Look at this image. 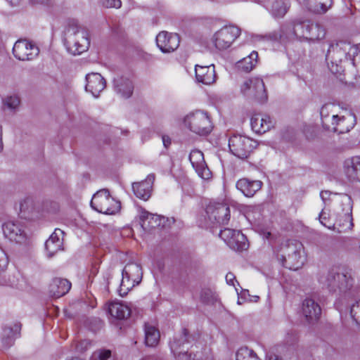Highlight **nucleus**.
I'll use <instances>...</instances> for the list:
<instances>
[{
	"label": "nucleus",
	"instance_id": "09e8293b",
	"mask_svg": "<svg viewBox=\"0 0 360 360\" xmlns=\"http://www.w3.org/2000/svg\"><path fill=\"white\" fill-rule=\"evenodd\" d=\"M319 220L320 222L326 227L329 229H333V224L331 223H328V218L326 217V214L325 212L322 211L319 214Z\"/></svg>",
	"mask_w": 360,
	"mask_h": 360
},
{
	"label": "nucleus",
	"instance_id": "5701e85b",
	"mask_svg": "<svg viewBox=\"0 0 360 360\" xmlns=\"http://www.w3.org/2000/svg\"><path fill=\"white\" fill-rule=\"evenodd\" d=\"M155 179V174H150L144 181L134 183L132 184V188L135 195L140 199L147 200L150 196Z\"/></svg>",
	"mask_w": 360,
	"mask_h": 360
},
{
	"label": "nucleus",
	"instance_id": "f704fd0d",
	"mask_svg": "<svg viewBox=\"0 0 360 360\" xmlns=\"http://www.w3.org/2000/svg\"><path fill=\"white\" fill-rule=\"evenodd\" d=\"M158 329L149 323L145 325V343L148 347H155L160 340Z\"/></svg>",
	"mask_w": 360,
	"mask_h": 360
},
{
	"label": "nucleus",
	"instance_id": "72a5a7b5",
	"mask_svg": "<svg viewBox=\"0 0 360 360\" xmlns=\"http://www.w3.org/2000/svg\"><path fill=\"white\" fill-rule=\"evenodd\" d=\"M108 311L112 317L120 320L127 319L131 314L129 307L120 302H111Z\"/></svg>",
	"mask_w": 360,
	"mask_h": 360
},
{
	"label": "nucleus",
	"instance_id": "a18cd8bd",
	"mask_svg": "<svg viewBox=\"0 0 360 360\" xmlns=\"http://www.w3.org/2000/svg\"><path fill=\"white\" fill-rule=\"evenodd\" d=\"M102 3L107 8H120L122 6L120 0H102Z\"/></svg>",
	"mask_w": 360,
	"mask_h": 360
},
{
	"label": "nucleus",
	"instance_id": "473e14b6",
	"mask_svg": "<svg viewBox=\"0 0 360 360\" xmlns=\"http://www.w3.org/2000/svg\"><path fill=\"white\" fill-rule=\"evenodd\" d=\"M114 86L117 93L124 98L131 96L134 86L131 80L124 77H118L114 79Z\"/></svg>",
	"mask_w": 360,
	"mask_h": 360
},
{
	"label": "nucleus",
	"instance_id": "b1692460",
	"mask_svg": "<svg viewBox=\"0 0 360 360\" xmlns=\"http://www.w3.org/2000/svg\"><path fill=\"white\" fill-rule=\"evenodd\" d=\"M302 313L309 323L318 321L321 314L319 304L312 299H305L302 302Z\"/></svg>",
	"mask_w": 360,
	"mask_h": 360
},
{
	"label": "nucleus",
	"instance_id": "0eeeda50",
	"mask_svg": "<svg viewBox=\"0 0 360 360\" xmlns=\"http://www.w3.org/2000/svg\"><path fill=\"white\" fill-rule=\"evenodd\" d=\"M142 276V269L139 264L134 262L126 264L122 270L120 295H126L131 289L141 283Z\"/></svg>",
	"mask_w": 360,
	"mask_h": 360
},
{
	"label": "nucleus",
	"instance_id": "39448f33",
	"mask_svg": "<svg viewBox=\"0 0 360 360\" xmlns=\"http://www.w3.org/2000/svg\"><path fill=\"white\" fill-rule=\"evenodd\" d=\"M91 206L98 212L105 214H115L120 210V202L113 198L107 189L96 193L91 200Z\"/></svg>",
	"mask_w": 360,
	"mask_h": 360
},
{
	"label": "nucleus",
	"instance_id": "603ef678",
	"mask_svg": "<svg viewBox=\"0 0 360 360\" xmlns=\"http://www.w3.org/2000/svg\"><path fill=\"white\" fill-rule=\"evenodd\" d=\"M3 150V142H2V128L0 126V152Z\"/></svg>",
	"mask_w": 360,
	"mask_h": 360
},
{
	"label": "nucleus",
	"instance_id": "f3484780",
	"mask_svg": "<svg viewBox=\"0 0 360 360\" xmlns=\"http://www.w3.org/2000/svg\"><path fill=\"white\" fill-rule=\"evenodd\" d=\"M4 236L11 241L24 244L27 243V238L22 226L14 221H6L2 226Z\"/></svg>",
	"mask_w": 360,
	"mask_h": 360
},
{
	"label": "nucleus",
	"instance_id": "6ab92c4d",
	"mask_svg": "<svg viewBox=\"0 0 360 360\" xmlns=\"http://www.w3.org/2000/svg\"><path fill=\"white\" fill-rule=\"evenodd\" d=\"M86 82V91L91 93L96 98L99 96L100 93L103 91L106 86L105 79L101 74L96 72L87 74Z\"/></svg>",
	"mask_w": 360,
	"mask_h": 360
},
{
	"label": "nucleus",
	"instance_id": "2f4dec72",
	"mask_svg": "<svg viewBox=\"0 0 360 360\" xmlns=\"http://www.w3.org/2000/svg\"><path fill=\"white\" fill-rule=\"evenodd\" d=\"M305 5L311 12L317 14L326 13L333 6V0H304Z\"/></svg>",
	"mask_w": 360,
	"mask_h": 360
},
{
	"label": "nucleus",
	"instance_id": "c85d7f7f",
	"mask_svg": "<svg viewBox=\"0 0 360 360\" xmlns=\"http://www.w3.org/2000/svg\"><path fill=\"white\" fill-rule=\"evenodd\" d=\"M71 283L67 279L55 278L49 286V291L52 296L60 297L69 292Z\"/></svg>",
	"mask_w": 360,
	"mask_h": 360
},
{
	"label": "nucleus",
	"instance_id": "f03ea898",
	"mask_svg": "<svg viewBox=\"0 0 360 360\" xmlns=\"http://www.w3.org/2000/svg\"><path fill=\"white\" fill-rule=\"evenodd\" d=\"M65 45L72 55L85 52L90 46L88 32L77 24L70 25L65 32Z\"/></svg>",
	"mask_w": 360,
	"mask_h": 360
},
{
	"label": "nucleus",
	"instance_id": "f8f14e48",
	"mask_svg": "<svg viewBox=\"0 0 360 360\" xmlns=\"http://www.w3.org/2000/svg\"><path fill=\"white\" fill-rule=\"evenodd\" d=\"M13 53L19 60H32L38 56L39 49L35 44L30 41L19 39L14 44Z\"/></svg>",
	"mask_w": 360,
	"mask_h": 360
},
{
	"label": "nucleus",
	"instance_id": "423d86ee",
	"mask_svg": "<svg viewBox=\"0 0 360 360\" xmlns=\"http://www.w3.org/2000/svg\"><path fill=\"white\" fill-rule=\"evenodd\" d=\"M349 45L343 43L331 44L327 51L326 59L328 68L333 74H340L344 69L342 65L344 59L347 58Z\"/></svg>",
	"mask_w": 360,
	"mask_h": 360
},
{
	"label": "nucleus",
	"instance_id": "c756f323",
	"mask_svg": "<svg viewBox=\"0 0 360 360\" xmlns=\"http://www.w3.org/2000/svg\"><path fill=\"white\" fill-rule=\"evenodd\" d=\"M164 219L159 215L149 213L143 210L140 212L141 226L145 231H150L152 229L158 227L161 225V220Z\"/></svg>",
	"mask_w": 360,
	"mask_h": 360
},
{
	"label": "nucleus",
	"instance_id": "aec40b11",
	"mask_svg": "<svg viewBox=\"0 0 360 360\" xmlns=\"http://www.w3.org/2000/svg\"><path fill=\"white\" fill-rule=\"evenodd\" d=\"M195 78L198 82L210 85L216 81L215 67L213 64L208 65H195Z\"/></svg>",
	"mask_w": 360,
	"mask_h": 360
},
{
	"label": "nucleus",
	"instance_id": "ddd939ff",
	"mask_svg": "<svg viewBox=\"0 0 360 360\" xmlns=\"http://www.w3.org/2000/svg\"><path fill=\"white\" fill-rule=\"evenodd\" d=\"M209 220L213 224L226 225L230 220V208L227 204L212 202L206 208Z\"/></svg>",
	"mask_w": 360,
	"mask_h": 360
},
{
	"label": "nucleus",
	"instance_id": "c03bdc74",
	"mask_svg": "<svg viewBox=\"0 0 360 360\" xmlns=\"http://www.w3.org/2000/svg\"><path fill=\"white\" fill-rule=\"evenodd\" d=\"M8 264V259L4 251V250L0 247V271H4L6 269Z\"/></svg>",
	"mask_w": 360,
	"mask_h": 360
},
{
	"label": "nucleus",
	"instance_id": "c9c22d12",
	"mask_svg": "<svg viewBox=\"0 0 360 360\" xmlns=\"http://www.w3.org/2000/svg\"><path fill=\"white\" fill-rule=\"evenodd\" d=\"M303 260L301 259L300 250L295 249L292 255H288V259H285L283 266L291 270L296 271L302 267Z\"/></svg>",
	"mask_w": 360,
	"mask_h": 360
},
{
	"label": "nucleus",
	"instance_id": "2eb2a0df",
	"mask_svg": "<svg viewBox=\"0 0 360 360\" xmlns=\"http://www.w3.org/2000/svg\"><path fill=\"white\" fill-rule=\"evenodd\" d=\"M355 125V117L351 112L345 115H332V122L327 128L328 131H333L338 134L349 132Z\"/></svg>",
	"mask_w": 360,
	"mask_h": 360
},
{
	"label": "nucleus",
	"instance_id": "de8ad7c7",
	"mask_svg": "<svg viewBox=\"0 0 360 360\" xmlns=\"http://www.w3.org/2000/svg\"><path fill=\"white\" fill-rule=\"evenodd\" d=\"M33 207V200L31 198H26L20 203V211L26 212L29 211L30 208Z\"/></svg>",
	"mask_w": 360,
	"mask_h": 360
},
{
	"label": "nucleus",
	"instance_id": "ea45409f",
	"mask_svg": "<svg viewBox=\"0 0 360 360\" xmlns=\"http://www.w3.org/2000/svg\"><path fill=\"white\" fill-rule=\"evenodd\" d=\"M200 300L205 304H213L217 300V295L210 289H203L200 292Z\"/></svg>",
	"mask_w": 360,
	"mask_h": 360
},
{
	"label": "nucleus",
	"instance_id": "4c0bfd02",
	"mask_svg": "<svg viewBox=\"0 0 360 360\" xmlns=\"http://www.w3.org/2000/svg\"><path fill=\"white\" fill-rule=\"evenodd\" d=\"M334 106L330 104L324 105L320 111L322 124L325 129H327L328 126L332 122V115H330V112H333Z\"/></svg>",
	"mask_w": 360,
	"mask_h": 360
},
{
	"label": "nucleus",
	"instance_id": "f257e3e1",
	"mask_svg": "<svg viewBox=\"0 0 360 360\" xmlns=\"http://www.w3.org/2000/svg\"><path fill=\"white\" fill-rule=\"evenodd\" d=\"M325 30L318 23L305 22L302 23H286L283 25L278 34H274V39H278L283 37L304 38L309 40H319L325 36Z\"/></svg>",
	"mask_w": 360,
	"mask_h": 360
},
{
	"label": "nucleus",
	"instance_id": "4be33fe9",
	"mask_svg": "<svg viewBox=\"0 0 360 360\" xmlns=\"http://www.w3.org/2000/svg\"><path fill=\"white\" fill-rule=\"evenodd\" d=\"M264 6L274 18L281 19L288 13L290 4L286 0H269Z\"/></svg>",
	"mask_w": 360,
	"mask_h": 360
},
{
	"label": "nucleus",
	"instance_id": "864d4df0",
	"mask_svg": "<svg viewBox=\"0 0 360 360\" xmlns=\"http://www.w3.org/2000/svg\"><path fill=\"white\" fill-rule=\"evenodd\" d=\"M338 202L340 203V205L341 207V212H338V213H340L342 214V209L345 207V205L344 204H342L340 201V197L338 198Z\"/></svg>",
	"mask_w": 360,
	"mask_h": 360
},
{
	"label": "nucleus",
	"instance_id": "bb28decb",
	"mask_svg": "<svg viewBox=\"0 0 360 360\" xmlns=\"http://www.w3.org/2000/svg\"><path fill=\"white\" fill-rule=\"evenodd\" d=\"M63 231L59 229H55L49 238L45 243V249L49 257H53L56 252L62 250Z\"/></svg>",
	"mask_w": 360,
	"mask_h": 360
},
{
	"label": "nucleus",
	"instance_id": "412c9836",
	"mask_svg": "<svg viewBox=\"0 0 360 360\" xmlns=\"http://www.w3.org/2000/svg\"><path fill=\"white\" fill-rule=\"evenodd\" d=\"M343 171L350 181L360 183V156L346 159L343 163Z\"/></svg>",
	"mask_w": 360,
	"mask_h": 360
},
{
	"label": "nucleus",
	"instance_id": "9d476101",
	"mask_svg": "<svg viewBox=\"0 0 360 360\" xmlns=\"http://www.w3.org/2000/svg\"><path fill=\"white\" fill-rule=\"evenodd\" d=\"M340 201L345 205L342 209V214L338 213L337 219L335 224H333V229H337L338 232H345L349 231L353 227L352 221V200L349 195L347 194H341L340 195Z\"/></svg>",
	"mask_w": 360,
	"mask_h": 360
},
{
	"label": "nucleus",
	"instance_id": "cd10ccee",
	"mask_svg": "<svg viewBox=\"0 0 360 360\" xmlns=\"http://www.w3.org/2000/svg\"><path fill=\"white\" fill-rule=\"evenodd\" d=\"M262 182L258 180H250L247 178L239 179L236 183L237 188L245 196L252 197L261 189Z\"/></svg>",
	"mask_w": 360,
	"mask_h": 360
},
{
	"label": "nucleus",
	"instance_id": "6e6d98bb",
	"mask_svg": "<svg viewBox=\"0 0 360 360\" xmlns=\"http://www.w3.org/2000/svg\"><path fill=\"white\" fill-rule=\"evenodd\" d=\"M163 142H164V145L167 147V143L169 144L170 142L169 141H167L165 140V139L163 137Z\"/></svg>",
	"mask_w": 360,
	"mask_h": 360
},
{
	"label": "nucleus",
	"instance_id": "a878e982",
	"mask_svg": "<svg viewBox=\"0 0 360 360\" xmlns=\"http://www.w3.org/2000/svg\"><path fill=\"white\" fill-rule=\"evenodd\" d=\"M21 325L19 323L6 324L3 327L1 341L6 347H11L19 336Z\"/></svg>",
	"mask_w": 360,
	"mask_h": 360
},
{
	"label": "nucleus",
	"instance_id": "a211bd4d",
	"mask_svg": "<svg viewBox=\"0 0 360 360\" xmlns=\"http://www.w3.org/2000/svg\"><path fill=\"white\" fill-rule=\"evenodd\" d=\"M189 160L200 177L206 180L211 178L212 172L207 167L204 155L200 150H193L190 153Z\"/></svg>",
	"mask_w": 360,
	"mask_h": 360
},
{
	"label": "nucleus",
	"instance_id": "1a4fd4ad",
	"mask_svg": "<svg viewBox=\"0 0 360 360\" xmlns=\"http://www.w3.org/2000/svg\"><path fill=\"white\" fill-rule=\"evenodd\" d=\"M257 146L255 140L240 134L233 135L229 140L231 152L240 159L247 158Z\"/></svg>",
	"mask_w": 360,
	"mask_h": 360
},
{
	"label": "nucleus",
	"instance_id": "4d7b16f0",
	"mask_svg": "<svg viewBox=\"0 0 360 360\" xmlns=\"http://www.w3.org/2000/svg\"><path fill=\"white\" fill-rule=\"evenodd\" d=\"M8 1H9L11 4H13L15 3V1H17L18 0H7Z\"/></svg>",
	"mask_w": 360,
	"mask_h": 360
},
{
	"label": "nucleus",
	"instance_id": "7c9ffc66",
	"mask_svg": "<svg viewBox=\"0 0 360 360\" xmlns=\"http://www.w3.org/2000/svg\"><path fill=\"white\" fill-rule=\"evenodd\" d=\"M183 333L184 335L181 336L179 339L177 340L175 338L172 342H170V348L177 360H191V354H188L186 351L180 349L181 345L187 342V330L184 329Z\"/></svg>",
	"mask_w": 360,
	"mask_h": 360
},
{
	"label": "nucleus",
	"instance_id": "393cba45",
	"mask_svg": "<svg viewBox=\"0 0 360 360\" xmlns=\"http://www.w3.org/2000/svg\"><path fill=\"white\" fill-rule=\"evenodd\" d=\"M250 124L252 129L257 134H264L274 126L273 121L269 115L260 113L252 116Z\"/></svg>",
	"mask_w": 360,
	"mask_h": 360
},
{
	"label": "nucleus",
	"instance_id": "49530a36",
	"mask_svg": "<svg viewBox=\"0 0 360 360\" xmlns=\"http://www.w3.org/2000/svg\"><path fill=\"white\" fill-rule=\"evenodd\" d=\"M225 278H226V283L228 285H233L235 288L236 290L237 291L238 289L236 288V283L237 285H239V283L237 281V280L236 279L235 275L231 272H229L228 274H226Z\"/></svg>",
	"mask_w": 360,
	"mask_h": 360
},
{
	"label": "nucleus",
	"instance_id": "4468645a",
	"mask_svg": "<svg viewBox=\"0 0 360 360\" xmlns=\"http://www.w3.org/2000/svg\"><path fill=\"white\" fill-rule=\"evenodd\" d=\"M219 236L234 250L242 251L248 247L246 236L240 231L226 228L220 231Z\"/></svg>",
	"mask_w": 360,
	"mask_h": 360
},
{
	"label": "nucleus",
	"instance_id": "79ce46f5",
	"mask_svg": "<svg viewBox=\"0 0 360 360\" xmlns=\"http://www.w3.org/2000/svg\"><path fill=\"white\" fill-rule=\"evenodd\" d=\"M350 313L356 323L360 324V300L352 306Z\"/></svg>",
	"mask_w": 360,
	"mask_h": 360
},
{
	"label": "nucleus",
	"instance_id": "a19ab883",
	"mask_svg": "<svg viewBox=\"0 0 360 360\" xmlns=\"http://www.w3.org/2000/svg\"><path fill=\"white\" fill-rule=\"evenodd\" d=\"M4 104L11 110H15L20 105V98L17 96H11L4 100Z\"/></svg>",
	"mask_w": 360,
	"mask_h": 360
},
{
	"label": "nucleus",
	"instance_id": "e433bc0d",
	"mask_svg": "<svg viewBox=\"0 0 360 360\" xmlns=\"http://www.w3.org/2000/svg\"><path fill=\"white\" fill-rule=\"evenodd\" d=\"M258 54L252 51L248 57L244 58L238 63V67L245 72H249L257 65Z\"/></svg>",
	"mask_w": 360,
	"mask_h": 360
},
{
	"label": "nucleus",
	"instance_id": "5fc2aeb1",
	"mask_svg": "<svg viewBox=\"0 0 360 360\" xmlns=\"http://www.w3.org/2000/svg\"><path fill=\"white\" fill-rule=\"evenodd\" d=\"M254 1L259 2L261 4H264V5L269 1V0H253Z\"/></svg>",
	"mask_w": 360,
	"mask_h": 360
},
{
	"label": "nucleus",
	"instance_id": "6e6552de",
	"mask_svg": "<svg viewBox=\"0 0 360 360\" xmlns=\"http://www.w3.org/2000/svg\"><path fill=\"white\" fill-rule=\"evenodd\" d=\"M240 30L234 25H226L217 30L212 35L210 41L218 50L229 48L240 36Z\"/></svg>",
	"mask_w": 360,
	"mask_h": 360
},
{
	"label": "nucleus",
	"instance_id": "7ed1b4c3",
	"mask_svg": "<svg viewBox=\"0 0 360 360\" xmlns=\"http://www.w3.org/2000/svg\"><path fill=\"white\" fill-rule=\"evenodd\" d=\"M319 281L330 291L334 292L337 290L346 292L352 288L353 284L352 276L338 269H332L322 274L319 278Z\"/></svg>",
	"mask_w": 360,
	"mask_h": 360
},
{
	"label": "nucleus",
	"instance_id": "13d9d810",
	"mask_svg": "<svg viewBox=\"0 0 360 360\" xmlns=\"http://www.w3.org/2000/svg\"><path fill=\"white\" fill-rule=\"evenodd\" d=\"M271 360V359H270ZM274 360H279L278 358L274 359Z\"/></svg>",
	"mask_w": 360,
	"mask_h": 360
},
{
	"label": "nucleus",
	"instance_id": "dca6fc26",
	"mask_svg": "<svg viewBox=\"0 0 360 360\" xmlns=\"http://www.w3.org/2000/svg\"><path fill=\"white\" fill-rule=\"evenodd\" d=\"M180 39L177 34L160 32L156 37V44L163 53L175 51L179 46Z\"/></svg>",
	"mask_w": 360,
	"mask_h": 360
},
{
	"label": "nucleus",
	"instance_id": "58836bf2",
	"mask_svg": "<svg viewBox=\"0 0 360 360\" xmlns=\"http://www.w3.org/2000/svg\"><path fill=\"white\" fill-rule=\"evenodd\" d=\"M236 360H259L257 354L247 347L240 348L236 353Z\"/></svg>",
	"mask_w": 360,
	"mask_h": 360
},
{
	"label": "nucleus",
	"instance_id": "3c124183",
	"mask_svg": "<svg viewBox=\"0 0 360 360\" xmlns=\"http://www.w3.org/2000/svg\"><path fill=\"white\" fill-rule=\"evenodd\" d=\"M32 4H43L49 1V0H30Z\"/></svg>",
	"mask_w": 360,
	"mask_h": 360
},
{
	"label": "nucleus",
	"instance_id": "8fccbe9b",
	"mask_svg": "<svg viewBox=\"0 0 360 360\" xmlns=\"http://www.w3.org/2000/svg\"><path fill=\"white\" fill-rule=\"evenodd\" d=\"M330 192L328 191H321L320 193V196L321 199L323 200V202H326V200L329 198L330 195Z\"/></svg>",
	"mask_w": 360,
	"mask_h": 360
},
{
	"label": "nucleus",
	"instance_id": "20e7f679",
	"mask_svg": "<svg viewBox=\"0 0 360 360\" xmlns=\"http://www.w3.org/2000/svg\"><path fill=\"white\" fill-rule=\"evenodd\" d=\"M184 123L191 131L200 136L207 135L213 129L208 113L200 110L187 114L184 118Z\"/></svg>",
	"mask_w": 360,
	"mask_h": 360
},
{
	"label": "nucleus",
	"instance_id": "37998d69",
	"mask_svg": "<svg viewBox=\"0 0 360 360\" xmlns=\"http://www.w3.org/2000/svg\"><path fill=\"white\" fill-rule=\"evenodd\" d=\"M111 351L108 349L99 350L94 354V358L98 360H108L110 358Z\"/></svg>",
	"mask_w": 360,
	"mask_h": 360
},
{
	"label": "nucleus",
	"instance_id": "9b49d317",
	"mask_svg": "<svg viewBox=\"0 0 360 360\" xmlns=\"http://www.w3.org/2000/svg\"><path fill=\"white\" fill-rule=\"evenodd\" d=\"M241 91L245 96L255 98L259 103H264L267 100L264 82L259 77L246 79L241 86Z\"/></svg>",
	"mask_w": 360,
	"mask_h": 360
}]
</instances>
